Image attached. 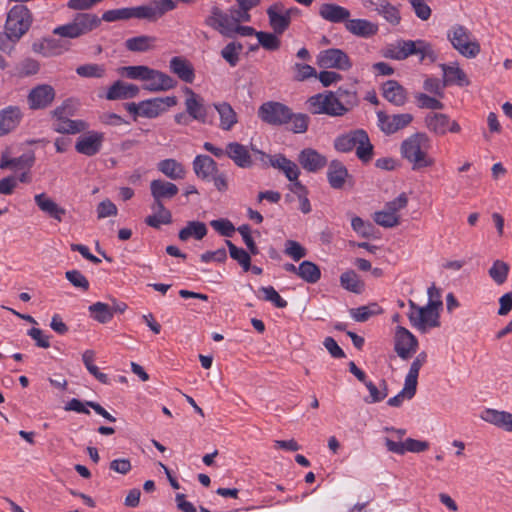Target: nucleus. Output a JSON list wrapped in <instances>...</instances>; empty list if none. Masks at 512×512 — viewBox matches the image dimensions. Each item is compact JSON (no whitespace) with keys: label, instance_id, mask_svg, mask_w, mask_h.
<instances>
[{"label":"nucleus","instance_id":"f257e3e1","mask_svg":"<svg viewBox=\"0 0 512 512\" xmlns=\"http://www.w3.org/2000/svg\"><path fill=\"white\" fill-rule=\"evenodd\" d=\"M129 19V7L108 10L103 13L101 18L92 13H77L71 22L56 27L53 30V34L63 38L75 39L98 28L102 20L106 22H115Z\"/></svg>","mask_w":512,"mask_h":512},{"label":"nucleus","instance_id":"f03ea898","mask_svg":"<svg viewBox=\"0 0 512 512\" xmlns=\"http://www.w3.org/2000/svg\"><path fill=\"white\" fill-rule=\"evenodd\" d=\"M150 191L153 197L151 209L159 211V219L157 215H150L145 219V223L153 228H160L161 224H170L172 222L171 212L165 208L163 201L172 199L178 194V187L172 182L162 179L152 180L150 183Z\"/></svg>","mask_w":512,"mask_h":512},{"label":"nucleus","instance_id":"7ed1b4c3","mask_svg":"<svg viewBox=\"0 0 512 512\" xmlns=\"http://www.w3.org/2000/svg\"><path fill=\"white\" fill-rule=\"evenodd\" d=\"M34 162L35 155L33 151L15 158H11L8 151L2 152V170L11 169L15 171L14 175L2 178V194H11L18 181L29 183L31 180L29 172Z\"/></svg>","mask_w":512,"mask_h":512},{"label":"nucleus","instance_id":"20e7f679","mask_svg":"<svg viewBox=\"0 0 512 512\" xmlns=\"http://www.w3.org/2000/svg\"><path fill=\"white\" fill-rule=\"evenodd\" d=\"M334 148L342 153H349L355 149L356 156L363 163L370 162L374 155V146L364 129L351 130L338 136L334 140Z\"/></svg>","mask_w":512,"mask_h":512},{"label":"nucleus","instance_id":"39448f33","mask_svg":"<svg viewBox=\"0 0 512 512\" xmlns=\"http://www.w3.org/2000/svg\"><path fill=\"white\" fill-rule=\"evenodd\" d=\"M429 138L425 133H415L401 144V155L412 163L413 170L432 166L434 161L428 157Z\"/></svg>","mask_w":512,"mask_h":512},{"label":"nucleus","instance_id":"423d86ee","mask_svg":"<svg viewBox=\"0 0 512 512\" xmlns=\"http://www.w3.org/2000/svg\"><path fill=\"white\" fill-rule=\"evenodd\" d=\"M32 23L30 10L24 5H15L7 14L5 35L15 43L29 30Z\"/></svg>","mask_w":512,"mask_h":512},{"label":"nucleus","instance_id":"0eeeda50","mask_svg":"<svg viewBox=\"0 0 512 512\" xmlns=\"http://www.w3.org/2000/svg\"><path fill=\"white\" fill-rule=\"evenodd\" d=\"M309 110L312 114H326L332 117L344 116L347 109L338 101L332 91H325L308 99Z\"/></svg>","mask_w":512,"mask_h":512},{"label":"nucleus","instance_id":"6e6552de","mask_svg":"<svg viewBox=\"0 0 512 512\" xmlns=\"http://www.w3.org/2000/svg\"><path fill=\"white\" fill-rule=\"evenodd\" d=\"M257 115L268 125L282 126L289 124L292 110L281 102L268 101L259 107Z\"/></svg>","mask_w":512,"mask_h":512},{"label":"nucleus","instance_id":"1a4fd4ad","mask_svg":"<svg viewBox=\"0 0 512 512\" xmlns=\"http://www.w3.org/2000/svg\"><path fill=\"white\" fill-rule=\"evenodd\" d=\"M448 38L452 46L467 58H474L480 52V45L476 41H471L470 33L463 26H454L448 32Z\"/></svg>","mask_w":512,"mask_h":512},{"label":"nucleus","instance_id":"9d476101","mask_svg":"<svg viewBox=\"0 0 512 512\" xmlns=\"http://www.w3.org/2000/svg\"><path fill=\"white\" fill-rule=\"evenodd\" d=\"M442 305V301L436 300L428 302V304L423 308H419V314L411 312L408 317L412 326L422 332H425L427 327H439L440 322L438 309L442 307Z\"/></svg>","mask_w":512,"mask_h":512},{"label":"nucleus","instance_id":"9b49d317","mask_svg":"<svg viewBox=\"0 0 512 512\" xmlns=\"http://www.w3.org/2000/svg\"><path fill=\"white\" fill-rule=\"evenodd\" d=\"M260 155V160L266 165L280 170L284 173L289 181L297 180L300 175V170L297 164L285 155L278 153L275 155H268L262 151H257Z\"/></svg>","mask_w":512,"mask_h":512},{"label":"nucleus","instance_id":"f8f14e48","mask_svg":"<svg viewBox=\"0 0 512 512\" xmlns=\"http://www.w3.org/2000/svg\"><path fill=\"white\" fill-rule=\"evenodd\" d=\"M418 348L417 338L405 327L397 326L394 337V350L403 359H409Z\"/></svg>","mask_w":512,"mask_h":512},{"label":"nucleus","instance_id":"ddd939ff","mask_svg":"<svg viewBox=\"0 0 512 512\" xmlns=\"http://www.w3.org/2000/svg\"><path fill=\"white\" fill-rule=\"evenodd\" d=\"M205 25L219 32L227 38H232L233 17L223 11L218 5H213L210 9V15L204 21Z\"/></svg>","mask_w":512,"mask_h":512},{"label":"nucleus","instance_id":"4468645a","mask_svg":"<svg viewBox=\"0 0 512 512\" xmlns=\"http://www.w3.org/2000/svg\"><path fill=\"white\" fill-rule=\"evenodd\" d=\"M379 127L386 135H391L404 129L413 121V115L410 113L388 115L383 111L377 112Z\"/></svg>","mask_w":512,"mask_h":512},{"label":"nucleus","instance_id":"2eb2a0df","mask_svg":"<svg viewBox=\"0 0 512 512\" xmlns=\"http://www.w3.org/2000/svg\"><path fill=\"white\" fill-rule=\"evenodd\" d=\"M318 65L322 68L346 71L351 68L352 63L343 50L330 48L320 52L318 55Z\"/></svg>","mask_w":512,"mask_h":512},{"label":"nucleus","instance_id":"dca6fc26","mask_svg":"<svg viewBox=\"0 0 512 512\" xmlns=\"http://www.w3.org/2000/svg\"><path fill=\"white\" fill-rule=\"evenodd\" d=\"M177 98L175 96L157 97L140 102V116L146 118H155L165 112L167 108L175 106Z\"/></svg>","mask_w":512,"mask_h":512},{"label":"nucleus","instance_id":"f3484780","mask_svg":"<svg viewBox=\"0 0 512 512\" xmlns=\"http://www.w3.org/2000/svg\"><path fill=\"white\" fill-rule=\"evenodd\" d=\"M364 6L372 8L393 26L401 22V14L398 7L391 4L388 0H365Z\"/></svg>","mask_w":512,"mask_h":512},{"label":"nucleus","instance_id":"a211bd4d","mask_svg":"<svg viewBox=\"0 0 512 512\" xmlns=\"http://www.w3.org/2000/svg\"><path fill=\"white\" fill-rule=\"evenodd\" d=\"M103 141V133L91 131L78 138L75 149L80 154L94 156L101 150Z\"/></svg>","mask_w":512,"mask_h":512},{"label":"nucleus","instance_id":"6ab92c4d","mask_svg":"<svg viewBox=\"0 0 512 512\" xmlns=\"http://www.w3.org/2000/svg\"><path fill=\"white\" fill-rule=\"evenodd\" d=\"M55 98V90L47 84L38 85L28 94V103L31 109H44Z\"/></svg>","mask_w":512,"mask_h":512},{"label":"nucleus","instance_id":"aec40b11","mask_svg":"<svg viewBox=\"0 0 512 512\" xmlns=\"http://www.w3.org/2000/svg\"><path fill=\"white\" fill-rule=\"evenodd\" d=\"M301 167L311 173H316L327 165V158L313 148H305L298 154Z\"/></svg>","mask_w":512,"mask_h":512},{"label":"nucleus","instance_id":"412c9836","mask_svg":"<svg viewBox=\"0 0 512 512\" xmlns=\"http://www.w3.org/2000/svg\"><path fill=\"white\" fill-rule=\"evenodd\" d=\"M385 445L388 451L399 455L405 454L406 451L420 453L429 448V443L427 441L416 440L413 438H407L404 442H395L390 438H385Z\"/></svg>","mask_w":512,"mask_h":512},{"label":"nucleus","instance_id":"4be33fe9","mask_svg":"<svg viewBox=\"0 0 512 512\" xmlns=\"http://www.w3.org/2000/svg\"><path fill=\"white\" fill-rule=\"evenodd\" d=\"M185 94V106L189 116L201 123H207V108L203 104V99L188 87L185 88Z\"/></svg>","mask_w":512,"mask_h":512},{"label":"nucleus","instance_id":"5701e85b","mask_svg":"<svg viewBox=\"0 0 512 512\" xmlns=\"http://www.w3.org/2000/svg\"><path fill=\"white\" fill-rule=\"evenodd\" d=\"M480 418L489 424L512 433V413L510 412L486 408L481 412Z\"/></svg>","mask_w":512,"mask_h":512},{"label":"nucleus","instance_id":"b1692460","mask_svg":"<svg viewBox=\"0 0 512 512\" xmlns=\"http://www.w3.org/2000/svg\"><path fill=\"white\" fill-rule=\"evenodd\" d=\"M269 24L275 34L282 35L290 26L291 21L283 13V4L276 2L268 7Z\"/></svg>","mask_w":512,"mask_h":512},{"label":"nucleus","instance_id":"393cba45","mask_svg":"<svg viewBox=\"0 0 512 512\" xmlns=\"http://www.w3.org/2000/svg\"><path fill=\"white\" fill-rule=\"evenodd\" d=\"M382 95L395 106H403L407 101L406 89L396 80H388L382 84Z\"/></svg>","mask_w":512,"mask_h":512},{"label":"nucleus","instance_id":"a878e982","mask_svg":"<svg viewBox=\"0 0 512 512\" xmlns=\"http://www.w3.org/2000/svg\"><path fill=\"white\" fill-rule=\"evenodd\" d=\"M322 19L331 23H345L351 16L350 11L335 3H323L319 8Z\"/></svg>","mask_w":512,"mask_h":512},{"label":"nucleus","instance_id":"bb28decb","mask_svg":"<svg viewBox=\"0 0 512 512\" xmlns=\"http://www.w3.org/2000/svg\"><path fill=\"white\" fill-rule=\"evenodd\" d=\"M36 205L39 209L48 215L50 218L61 222L66 215V210L59 206L54 200L48 197L45 193H40L34 197Z\"/></svg>","mask_w":512,"mask_h":512},{"label":"nucleus","instance_id":"cd10ccee","mask_svg":"<svg viewBox=\"0 0 512 512\" xmlns=\"http://www.w3.org/2000/svg\"><path fill=\"white\" fill-rule=\"evenodd\" d=\"M193 170L198 178L210 181L218 173V165L208 155H197L193 161Z\"/></svg>","mask_w":512,"mask_h":512},{"label":"nucleus","instance_id":"c85d7f7f","mask_svg":"<svg viewBox=\"0 0 512 512\" xmlns=\"http://www.w3.org/2000/svg\"><path fill=\"white\" fill-rule=\"evenodd\" d=\"M350 174L345 165L339 160H332L327 171V179L333 189H342Z\"/></svg>","mask_w":512,"mask_h":512},{"label":"nucleus","instance_id":"c756f323","mask_svg":"<svg viewBox=\"0 0 512 512\" xmlns=\"http://www.w3.org/2000/svg\"><path fill=\"white\" fill-rule=\"evenodd\" d=\"M226 155L240 168H249L253 164L247 148L238 142L227 144Z\"/></svg>","mask_w":512,"mask_h":512},{"label":"nucleus","instance_id":"7c9ffc66","mask_svg":"<svg viewBox=\"0 0 512 512\" xmlns=\"http://www.w3.org/2000/svg\"><path fill=\"white\" fill-rule=\"evenodd\" d=\"M169 68L172 73L186 83H192L195 78L194 68L192 64L181 56L173 57L169 62Z\"/></svg>","mask_w":512,"mask_h":512},{"label":"nucleus","instance_id":"2f4dec72","mask_svg":"<svg viewBox=\"0 0 512 512\" xmlns=\"http://www.w3.org/2000/svg\"><path fill=\"white\" fill-rule=\"evenodd\" d=\"M440 67L443 71V80L446 87L452 84L460 87L470 85L469 78L458 65L440 64Z\"/></svg>","mask_w":512,"mask_h":512},{"label":"nucleus","instance_id":"473e14b6","mask_svg":"<svg viewBox=\"0 0 512 512\" xmlns=\"http://www.w3.org/2000/svg\"><path fill=\"white\" fill-rule=\"evenodd\" d=\"M147 81H149V83L145 84L143 89L151 92L167 91L174 88L177 84L171 76L155 69L153 73H151V78Z\"/></svg>","mask_w":512,"mask_h":512},{"label":"nucleus","instance_id":"72a5a7b5","mask_svg":"<svg viewBox=\"0 0 512 512\" xmlns=\"http://www.w3.org/2000/svg\"><path fill=\"white\" fill-rule=\"evenodd\" d=\"M345 28L352 34L368 38L375 35L378 31L377 24H374L366 19H348Z\"/></svg>","mask_w":512,"mask_h":512},{"label":"nucleus","instance_id":"f704fd0d","mask_svg":"<svg viewBox=\"0 0 512 512\" xmlns=\"http://www.w3.org/2000/svg\"><path fill=\"white\" fill-rule=\"evenodd\" d=\"M138 93V86L118 80L109 88L106 98L108 100L130 99L136 97Z\"/></svg>","mask_w":512,"mask_h":512},{"label":"nucleus","instance_id":"c9c22d12","mask_svg":"<svg viewBox=\"0 0 512 512\" xmlns=\"http://www.w3.org/2000/svg\"><path fill=\"white\" fill-rule=\"evenodd\" d=\"M23 114L19 107L8 106L2 109V135L15 130L20 124Z\"/></svg>","mask_w":512,"mask_h":512},{"label":"nucleus","instance_id":"e433bc0d","mask_svg":"<svg viewBox=\"0 0 512 512\" xmlns=\"http://www.w3.org/2000/svg\"><path fill=\"white\" fill-rule=\"evenodd\" d=\"M214 108L220 117V127L225 131L231 130V128L237 123V114L232 106L227 102L215 103Z\"/></svg>","mask_w":512,"mask_h":512},{"label":"nucleus","instance_id":"4c0bfd02","mask_svg":"<svg viewBox=\"0 0 512 512\" xmlns=\"http://www.w3.org/2000/svg\"><path fill=\"white\" fill-rule=\"evenodd\" d=\"M341 286L349 292L361 294L365 289V283L354 270H347L340 276Z\"/></svg>","mask_w":512,"mask_h":512},{"label":"nucleus","instance_id":"58836bf2","mask_svg":"<svg viewBox=\"0 0 512 512\" xmlns=\"http://www.w3.org/2000/svg\"><path fill=\"white\" fill-rule=\"evenodd\" d=\"M158 170L172 180H179L185 177V169L175 159H165L158 163Z\"/></svg>","mask_w":512,"mask_h":512},{"label":"nucleus","instance_id":"ea45409f","mask_svg":"<svg viewBox=\"0 0 512 512\" xmlns=\"http://www.w3.org/2000/svg\"><path fill=\"white\" fill-rule=\"evenodd\" d=\"M207 234L206 224L200 221H189L187 225L179 231L178 237L181 241H187L189 238L194 237L201 240Z\"/></svg>","mask_w":512,"mask_h":512},{"label":"nucleus","instance_id":"a19ab883","mask_svg":"<svg viewBox=\"0 0 512 512\" xmlns=\"http://www.w3.org/2000/svg\"><path fill=\"white\" fill-rule=\"evenodd\" d=\"M425 123L429 131L436 135H444L448 129L450 119L446 114L433 113L426 116Z\"/></svg>","mask_w":512,"mask_h":512},{"label":"nucleus","instance_id":"79ce46f5","mask_svg":"<svg viewBox=\"0 0 512 512\" xmlns=\"http://www.w3.org/2000/svg\"><path fill=\"white\" fill-rule=\"evenodd\" d=\"M338 101L347 109V113L359 103L357 92L353 85L348 87L340 86L336 92Z\"/></svg>","mask_w":512,"mask_h":512},{"label":"nucleus","instance_id":"37998d69","mask_svg":"<svg viewBox=\"0 0 512 512\" xmlns=\"http://www.w3.org/2000/svg\"><path fill=\"white\" fill-rule=\"evenodd\" d=\"M298 276L307 283L314 284L321 278V270L314 262L305 260L298 266Z\"/></svg>","mask_w":512,"mask_h":512},{"label":"nucleus","instance_id":"c03bdc74","mask_svg":"<svg viewBox=\"0 0 512 512\" xmlns=\"http://www.w3.org/2000/svg\"><path fill=\"white\" fill-rule=\"evenodd\" d=\"M155 37L140 35L126 40L125 47L132 52H146L154 47Z\"/></svg>","mask_w":512,"mask_h":512},{"label":"nucleus","instance_id":"a18cd8bd","mask_svg":"<svg viewBox=\"0 0 512 512\" xmlns=\"http://www.w3.org/2000/svg\"><path fill=\"white\" fill-rule=\"evenodd\" d=\"M510 271V265L500 259L495 260L488 270V275L497 285H502L507 281Z\"/></svg>","mask_w":512,"mask_h":512},{"label":"nucleus","instance_id":"49530a36","mask_svg":"<svg viewBox=\"0 0 512 512\" xmlns=\"http://www.w3.org/2000/svg\"><path fill=\"white\" fill-rule=\"evenodd\" d=\"M90 312V316L97 322L101 324H106L110 322L113 318L112 310L110 309V305L103 302L93 303L88 307Z\"/></svg>","mask_w":512,"mask_h":512},{"label":"nucleus","instance_id":"de8ad7c7","mask_svg":"<svg viewBox=\"0 0 512 512\" xmlns=\"http://www.w3.org/2000/svg\"><path fill=\"white\" fill-rule=\"evenodd\" d=\"M382 308L377 303L350 309V315L357 322H365L370 317L381 314Z\"/></svg>","mask_w":512,"mask_h":512},{"label":"nucleus","instance_id":"09e8293b","mask_svg":"<svg viewBox=\"0 0 512 512\" xmlns=\"http://www.w3.org/2000/svg\"><path fill=\"white\" fill-rule=\"evenodd\" d=\"M87 124L81 120L65 118L54 124L53 129L58 133L76 134L86 129Z\"/></svg>","mask_w":512,"mask_h":512},{"label":"nucleus","instance_id":"8fccbe9b","mask_svg":"<svg viewBox=\"0 0 512 512\" xmlns=\"http://www.w3.org/2000/svg\"><path fill=\"white\" fill-rule=\"evenodd\" d=\"M228 249L230 257L237 261L239 265L243 268L244 271H248L251 268V257L247 251L243 248L237 247L230 240L225 241Z\"/></svg>","mask_w":512,"mask_h":512},{"label":"nucleus","instance_id":"3c124183","mask_svg":"<svg viewBox=\"0 0 512 512\" xmlns=\"http://www.w3.org/2000/svg\"><path fill=\"white\" fill-rule=\"evenodd\" d=\"M95 352L93 350H86L82 354V360L87 370L101 383L109 384V377L107 374L99 371L98 367L93 364Z\"/></svg>","mask_w":512,"mask_h":512},{"label":"nucleus","instance_id":"603ef678","mask_svg":"<svg viewBox=\"0 0 512 512\" xmlns=\"http://www.w3.org/2000/svg\"><path fill=\"white\" fill-rule=\"evenodd\" d=\"M153 70L154 69L144 65L125 66L121 68V73L129 79L146 81L151 78V73H153Z\"/></svg>","mask_w":512,"mask_h":512},{"label":"nucleus","instance_id":"864d4df0","mask_svg":"<svg viewBox=\"0 0 512 512\" xmlns=\"http://www.w3.org/2000/svg\"><path fill=\"white\" fill-rule=\"evenodd\" d=\"M243 50V45L240 42H230L222 50L221 56L231 66L235 67L240 58L239 55Z\"/></svg>","mask_w":512,"mask_h":512},{"label":"nucleus","instance_id":"5fc2aeb1","mask_svg":"<svg viewBox=\"0 0 512 512\" xmlns=\"http://www.w3.org/2000/svg\"><path fill=\"white\" fill-rule=\"evenodd\" d=\"M76 73L83 78H102L106 74L103 64L89 63L76 68Z\"/></svg>","mask_w":512,"mask_h":512},{"label":"nucleus","instance_id":"6e6d98bb","mask_svg":"<svg viewBox=\"0 0 512 512\" xmlns=\"http://www.w3.org/2000/svg\"><path fill=\"white\" fill-rule=\"evenodd\" d=\"M57 49L58 46L56 44V40L54 39H44L41 42H34L32 44V50L35 53L43 55L44 57L57 55L59 53Z\"/></svg>","mask_w":512,"mask_h":512},{"label":"nucleus","instance_id":"4d7b16f0","mask_svg":"<svg viewBox=\"0 0 512 512\" xmlns=\"http://www.w3.org/2000/svg\"><path fill=\"white\" fill-rule=\"evenodd\" d=\"M277 35L278 34L275 33L259 31V33H257L259 45L269 51L278 50L281 45V41Z\"/></svg>","mask_w":512,"mask_h":512},{"label":"nucleus","instance_id":"13d9d810","mask_svg":"<svg viewBox=\"0 0 512 512\" xmlns=\"http://www.w3.org/2000/svg\"><path fill=\"white\" fill-rule=\"evenodd\" d=\"M374 221L384 228H392L399 225L400 216L383 209L382 211L375 212Z\"/></svg>","mask_w":512,"mask_h":512},{"label":"nucleus","instance_id":"bf43d9fd","mask_svg":"<svg viewBox=\"0 0 512 512\" xmlns=\"http://www.w3.org/2000/svg\"><path fill=\"white\" fill-rule=\"evenodd\" d=\"M413 8L416 16L422 21H427L432 14V10L428 5L431 0H408Z\"/></svg>","mask_w":512,"mask_h":512},{"label":"nucleus","instance_id":"052dcab7","mask_svg":"<svg viewBox=\"0 0 512 512\" xmlns=\"http://www.w3.org/2000/svg\"><path fill=\"white\" fill-rule=\"evenodd\" d=\"M423 43H424V40H417V41L403 40V41H400L398 43V45L401 49L403 58L406 59L411 55H419L421 48L423 46Z\"/></svg>","mask_w":512,"mask_h":512},{"label":"nucleus","instance_id":"680f3d73","mask_svg":"<svg viewBox=\"0 0 512 512\" xmlns=\"http://www.w3.org/2000/svg\"><path fill=\"white\" fill-rule=\"evenodd\" d=\"M284 253L290 256L294 261H299L307 254V250L297 241L287 240L285 242Z\"/></svg>","mask_w":512,"mask_h":512},{"label":"nucleus","instance_id":"e2e57ef3","mask_svg":"<svg viewBox=\"0 0 512 512\" xmlns=\"http://www.w3.org/2000/svg\"><path fill=\"white\" fill-rule=\"evenodd\" d=\"M291 127L289 128L294 133H305L309 125V117L306 114L292 112L290 119Z\"/></svg>","mask_w":512,"mask_h":512},{"label":"nucleus","instance_id":"0e129e2a","mask_svg":"<svg viewBox=\"0 0 512 512\" xmlns=\"http://www.w3.org/2000/svg\"><path fill=\"white\" fill-rule=\"evenodd\" d=\"M415 99L418 102V106L420 108L431 109V110H441L444 105L438 99L431 97L425 93H417L415 94Z\"/></svg>","mask_w":512,"mask_h":512},{"label":"nucleus","instance_id":"69168bd1","mask_svg":"<svg viewBox=\"0 0 512 512\" xmlns=\"http://www.w3.org/2000/svg\"><path fill=\"white\" fill-rule=\"evenodd\" d=\"M210 225L220 235L225 237H232L236 230L233 223L230 220L224 218L212 220Z\"/></svg>","mask_w":512,"mask_h":512},{"label":"nucleus","instance_id":"338daca9","mask_svg":"<svg viewBox=\"0 0 512 512\" xmlns=\"http://www.w3.org/2000/svg\"><path fill=\"white\" fill-rule=\"evenodd\" d=\"M259 291L264 294V300L272 302L277 308H285L288 305L272 286L261 287Z\"/></svg>","mask_w":512,"mask_h":512},{"label":"nucleus","instance_id":"774afa93","mask_svg":"<svg viewBox=\"0 0 512 512\" xmlns=\"http://www.w3.org/2000/svg\"><path fill=\"white\" fill-rule=\"evenodd\" d=\"M66 279L77 288L84 291L89 289V282L87 278L78 270H70L65 273Z\"/></svg>","mask_w":512,"mask_h":512}]
</instances>
